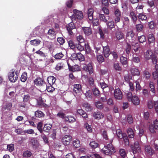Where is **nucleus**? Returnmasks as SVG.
Segmentation results:
<instances>
[{
	"instance_id": "nucleus-1",
	"label": "nucleus",
	"mask_w": 158,
	"mask_h": 158,
	"mask_svg": "<svg viewBox=\"0 0 158 158\" xmlns=\"http://www.w3.org/2000/svg\"><path fill=\"white\" fill-rule=\"evenodd\" d=\"M127 98L129 101L131 102L134 105H138L140 102L138 97L136 95H132L131 92H128L126 94Z\"/></svg>"
},
{
	"instance_id": "nucleus-2",
	"label": "nucleus",
	"mask_w": 158,
	"mask_h": 158,
	"mask_svg": "<svg viewBox=\"0 0 158 158\" xmlns=\"http://www.w3.org/2000/svg\"><path fill=\"white\" fill-rule=\"evenodd\" d=\"M102 152L106 155H111L115 152V149L112 144L110 143L105 146L102 150Z\"/></svg>"
},
{
	"instance_id": "nucleus-3",
	"label": "nucleus",
	"mask_w": 158,
	"mask_h": 158,
	"mask_svg": "<svg viewBox=\"0 0 158 158\" xmlns=\"http://www.w3.org/2000/svg\"><path fill=\"white\" fill-rule=\"evenodd\" d=\"M19 73L17 71L13 70L10 71L8 74L9 80L12 82H15L18 79Z\"/></svg>"
},
{
	"instance_id": "nucleus-4",
	"label": "nucleus",
	"mask_w": 158,
	"mask_h": 158,
	"mask_svg": "<svg viewBox=\"0 0 158 158\" xmlns=\"http://www.w3.org/2000/svg\"><path fill=\"white\" fill-rule=\"evenodd\" d=\"M134 34L133 31H130L127 32L126 34L127 40H128L129 43L132 46H134L135 44L136 45L138 44V43L134 42L135 38L134 37Z\"/></svg>"
},
{
	"instance_id": "nucleus-5",
	"label": "nucleus",
	"mask_w": 158,
	"mask_h": 158,
	"mask_svg": "<svg viewBox=\"0 0 158 158\" xmlns=\"http://www.w3.org/2000/svg\"><path fill=\"white\" fill-rule=\"evenodd\" d=\"M131 150L134 154L141 152L140 146L139 143L137 141L135 142L134 145H131Z\"/></svg>"
},
{
	"instance_id": "nucleus-6",
	"label": "nucleus",
	"mask_w": 158,
	"mask_h": 158,
	"mask_svg": "<svg viewBox=\"0 0 158 158\" xmlns=\"http://www.w3.org/2000/svg\"><path fill=\"white\" fill-rule=\"evenodd\" d=\"M73 14L71 16L72 19H75V17L78 19H81L83 17L82 12L76 9L73 10Z\"/></svg>"
},
{
	"instance_id": "nucleus-7",
	"label": "nucleus",
	"mask_w": 158,
	"mask_h": 158,
	"mask_svg": "<svg viewBox=\"0 0 158 158\" xmlns=\"http://www.w3.org/2000/svg\"><path fill=\"white\" fill-rule=\"evenodd\" d=\"M82 65V69L88 72L90 74H91L93 73V68L91 63H89L88 65L83 64Z\"/></svg>"
},
{
	"instance_id": "nucleus-8",
	"label": "nucleus",
	"mask_w": 158,
	"mask_h": 158,
	"mask_svg": "<svg viewBox=\"0 0 158 158\" xmlns=\"http://www.w3.org/2000/svg\"><path fill=\"white\" fill-rule=\"evenodd\" d=\"M114 97L117 100H121L122 98L123 94L120 90L119 89H116L114 90Z\"/></svg>"
},
{
	"instance_id": "nucleus-9",
	"label": "nucleus",
	"mask_w": 158,
	"mask_h": 158,
	"mask_svg": "<svg viewBox=\"0 0 158 158\" xmlns=\"http://www.w3.org/2000/svg\"><path fill=\"white\" fill-rule=\"evenodd\" d=\"M149 128L150 132L152 133L155 132L154 128L158 130V121L157 119L155 120L154 121V127L152 124L149 126Z\"/></svg>"
},
{
	"instance_id": "nucleus-10",
	"label": "nucleus",
	"mask_w": 158,
	"mask_h": 158,
	"mask_svg": "<svg viewBox=\"0 0 158 158\" xmlns=\"http://www.w3.org/2000/svg\"><path fill=\"white\" fill-rule=\"evenodd\" d=\"M121 15V13L120 10L117 9L114 11V21L115 23L119 22L120 18Z\"/></svg>"
},
{
	"instance_id": "nucleus-11",
	"label": "nucleus",
	"mask_w": 158,
	"mask_h": 158,
	"mask_svg": "<svg viewBox=\"0 0 158 158\" xmlns=\"http://www.w3.org/2000/svg\"><path fill=\"white\" fill-rule=\"evenodd\" d=\"M72 137L69 135H66L62 138V142L64 145H69L71 141Z\"/></svg>"
},
{
	"instance_id": "nucleus-12",
	"label": "nucleus",
	"mask_w": 158,
	"mask_h": 158,
	"mask_svg": "<svg viewBox=\"0 0 158 158\" xmlns=\"http://www.w3.org/2000/svg\"><path fill=\"white\" fill-rule=\"evenodd\" d=\"M93 116L94 119L99 120L103 118L104 114L100 111H97L93 113Z\"/></svg>"
},
{
	"instance_id": "nucleus-13",
	"label": "nucleus",
	"mask_w": 158,
	"mask_h": 158,
	"mask_svg": "<svg viewBox=\"0 0 158 158\" xmlns=\"http://www.w3.org/2000/svg\"><path fill=\"white\" fill-rule=\"evenodd\" d=\"M73 91L77 94H79L82 91V86L80 84H76L73 85Z\"/></svg>"
},
{
	"instance_id": "nucleus-14",
	"label": "nucleus",
	"mask_w": 158,
	"mask_h": 158,
	"mask_svg": "<svg viewBox=\"0 0 158 158\" xmlns=\"http://www.w3.org/2000/svg\"><path fill=\"white\" fill-rule=\"evenodd\" d=\"M35 84L38 86H45L46 84L42 79L40 78H36L34 81Z\"/></svg>"
},
{
	"instance_id": "nucleus-15",
	"label": "nucleus",
	"mask_w": 158,
	"mask_h": 158,
	"mask_svg": "<svg viewBox=\"0 0 158 158\" xmlns=\"http://www.w3.org/2000/svg\"><path fill=\"white\" fill-rule=\"evenodd\" d=\"M145 151L146 154L149 155H152L154 153V151L150 145H146L145 146Z\"/></svg>"
},
{
	"instance_id": "nucleus-16",
	"label": "nucleus",
	"mask_w": 158,
	"mask_h": 158,
	"mask_svg": "<svg viewBox=\"0 0 158 158\" xmlns=\"http://www.w3.org/2000/svg\"><path fill=\"white\" fill-rule=\"evenodd\" d=\"M75 27V26L72 22H71L68 24L67 26V29L70 34L72 35L73 34L72 30L74 29Z\"/></svg>"
},
{
	"instance_id": "nucleus-17",
	"label": "nucleus",
	"mask_w": 158,
	"mask_h": 158,
	"mask_svg": "<svg viewBox=\"0 0 158 158\" xmlns=\"http://www.w3.org/2000/svg\"><path fill=\"white\" fill-rule=\"evenodd\" d=\"M154 55L151 50H148L144 54V57L147 60H148L152 58L153 56Z\"/></svg>"
},
{
	"instance_id": "nucleus-18",
	"label": "nucleus",
	"mask_w": 158,
	"mask_h": 158,
	"mask_svg": "<svg viewBox=\"0 0 158 158\" xmlns=\"http://www.w3.org/2000/svg\"><path fill=\"white\" fill-rule=\"evenodd\" d=\"M69 69L73 72H75L80 71V68L79 66L77 65H75L71 67L69 65V64L68 63Z\"/></svg>"
},
{
	"instance_id": "nucleus-19",
	"label": "nucleus",
	"mask_w": 158,
	"mask_h": 158,
	"mask_svg": "<svg viewBox=\"0 0 158 158\" xmlns=\"http://www.w3.org/2000/svg\"><path fill=\"white\" fill-rule=\"evenodd\" d=\"M103 53L106 57H108L110 54V49L108 46L103 47Z\"/></svg>"
},
{
	"instance_id": "nucleus-20",
	"label": "nucleus",
	"mask_w": 158,
	"mask_h": 158,
	"mask_svg": "<svg viewBox=\"0 0 158 158\" xmlns=\"http://www.w3.org/2000/svg\"><path fill=\"white\" fill-rule=\"evenodd\" d=\"M82 29L86 35H89L92 33L91 29L89 27H84Z\"/></svg>"
},
{
	"instance_id": "nucleus-21",
	"label": "nucleus",
	"mask_w": 158,
	"mask_h": 158,
	"mask_svg": "<svg viewBox=\"0 0 158 158\" xmlns=\"http://www.w3.org/2000/svg\"><path fill=\"white\" fill-rule=\"evenodd\" d=\"M77 112L80 115L84 118H88V115L86 113L81 109H78Z\"/></svg>"
},
{
	"instance_id": "nucleus-22",
	"label": "nucleus",
	"mask_w": 158,
	"mask_h": 158,
	"mask_svg": "<svg viewBox=\"0 0 158 158\" xmlns=\"http://www.w3.org/2000/svg\"><path fill=\"white\" fill-rule=\"evenodd\" d=\"M48 81L50 85H53L56 81V78L53 76H51L48 77Z\"/></svg>"
},
{
	"instance_id": "nucleus-23",
	"label": "nucleus",
	"mask_w": 158,
	"mask_h": 158,
	"mask_svg": "<svg viewBox=\"0 0 158 158\" xmlns=\"http://www.w3.org/2000/svg\"><path fill=\"white\" fill-rule=\"evenodd\" d=\"M94 10L92 8H90L88 10V15L89 19V21H91L93 20V14Z\"/></svg>"
},
{
	"instance_id": "nucleus-24",
	"label": "nucleus",
	"mask_w": 158,
	"mask_h": 158,
	"mask_svg": "<svg viewBox=\"0 0 158 158\" xmlns=\"http://www.w3.org/2000/svg\"><path fill=\"white\" fill-rule=\"evenodd\" d=\"M127 132L128 137L131 138H133L134 137V133L133 130L131 128H128L127 130Z\"/></svg>"
},
{
	"instance_id": "nucleus-25",
	"label": "nucleus",
	"mask_w": 158,
	"mask_h": 158,
	"mask_svg": "<svg viewBox=\"0 0 158 158\" xmlns=\"http://www.w3.org/2000/svg\"><path fill=\"white\" fill-rule=\"evenodd\" d=\"M131 74L133 76H138L139 75L140 73L137 69L132 68L131 69Z\"/></svg>"
},
{
	"instance_id": "nucleus-26",
	"label": "nucleus",
	"mask_w": 158,
	"mask_h": 158,
	"mask_svg": "<svg viewBox=\"0 0 158 158\" xmlns=\"http://www.w3.org/2000/svg\"><path fill=\"white\" fill-rule=\"evenodd\" d=\"M115 35L116 38L118 40H120L123 38L124 37L123 34L119 31H116Z\"/></svg>"
},
{
	"instance_id": "nucleus-27",
	"label": "nucleus",
	"mask_w": 158,
	"mask_h": 158,
	"mask_svg": "<svg viewBox=\"0 0 158 158\" xmlns=\"http://www.w3.org/2000/svg\"><path fill=\"white\" fill-rule=\"evenodd\" d=\"M65 120L69 122L73 123L75 121V118L73 116H69L64 117Z\"/></svg>"
},
{
	"instance_id": "nucleus-28",
	"label": "nucleus",
	"mask_w": 158,
	"mask_h": 158,
	"mask_svg": "<svg viewBox=\"0 0 158 158\" xmlns=\"http://www.w3.org/2000/svg\"><path fill=\"white\" fill-rule=\"evenodd\" d=\"M83 106L85 108V110L87 111H91L92 108V106L87 103H85L83 104Z\"/></svg>"
},
{
	"instance_id": "nucleus-29",
	"label": "nucleus",
	"mask_w": 158,
	"mask_h": 158,
	"mask_svg": "<svg viewBox=\"0 0 158 158\" xmlns=\"http://www.w3.org/2000/svg\"><path fill=\"white\" fill-rule=\"evenodd\" d=\"M84 48L83 46L81 44H78L76 45V47L75 50L76 52L77 50L79 51H82L84 50Z\"/></svg>"
},
{
	"instance_id": "nucleus-30",
	"label": "nucleus",
	"mask_w": 158,
	"mask_h": 158,
	"mask_svg": "<svg viewBox=\"0 0 158 158\" xmlns=\"http://www.w3.org/2000/svg\"><path fill=\"white\" fill-rule=\"evenodd\" d=\"M41 41L39 39H35L30 41V43L31 45L37 46L40 44Z\"/></svg>"
},
{
	"instance_id": "nucleus-31",
	"label": "nucleus",
	"mask_w": 158,
	"mask_h": 158,
	"mask_svg": "<svg viewBox=\"0 0 158 158\" xmlns=\"http://www.w3.org/2000/svg\"><path fill=\"white\" fill-rule=\"evenodd\" d=\"M106 25L107 28L109 30H111L114 27V21H112L108 22L106 23Z\"/></svg>"
},
{
	"instance_id": "nucleus-32",
	"label": "nucleus",
	"mask_w": 158,
	"mask_h": 158,
	"mask_svg": "<svg viewBox=\"0 0 158 158\" xmlns=\"http://www.w3.org/2000/svg\"><path fill=\"white\" fill-rule=\"evenodd\" d=\"M155 70L152 73V75L154 79H156L158 77V64H156L155 65Z\"/></svg>"
},
{
	"instance_id": "nucleus-33",
	"label": "nucleus",
	"mask_w": 158,
	"mask_h": 158,
	"mask_svg": "<svg viewBox=\"0 0 158 158\" xmlns=\"http://www.w3.org/2000/svg\"><path fill=\"white\" fill-rule=\"evenodd\" d=\"M52 127V125L50 124H45L44 125L43 130L46 132L48 131Z\"/></svg>"
},
{
	"instance_id": "nucleus-34",
	"label": "nucleus",
	"mask_w": 158,
	"mask_h": 158,
	"mask_svg": "<svg viewBox=\"0 0 158 158\" xmlns=\"http://www.w3.org/2000/svg\"><path fill=\"white\" fill-rule=\"evenodd\" d=\"M148 39L149 43L154 42L155 41V38L153 34H149L148 36Z\"/></svg>"
},
{
	"instance_id": "nucleus-35",
	"label": "nucleus",
	"mask_w": 158,
	"mask_h": 158,
	"mask_svg": "<svg viewBox=\"0 0 158 158\" xmlns=\"http://www.w3.org/2000/svg\"><path fill=\"white\" fill-rule=\"evenodd\" d=\"M84 127L86 129L87 131L89 132H91L92 131V128L91 126L89 125L88 123H85L84 124Z\"/></svg>"
},
{
	"instance_id": "nucleus-36",
	"label": "nucleus",
	"mask_w": 158,
	"mask_h": 158,
	"mask_svg": "<svg viewBox=\"0 0 158 158\" xmlns=\"http://www.w3.org/2000/svg\"><path fill=\"white\" fill-rule=\"evenodd\" d=\"M138 16L139 19L142 21L146 20L147 19V17L144 14L140 13Z\"/></svg>"
},
{
	"instance_id": "nucleus-37",
	"label": "nucleus",
	"mask_w": 158,
	"mask_h": 158,
	"mask_svg": "<svg viewBox=\"0 0 158 158\" xmlns=\"http://www.w3.org/2000/svg\"><path fill=\"white\" fill-rule=\"evenodd\" d=\"M76 57L80 61H83L85 60L84 56L80 53H78L77 54Z\"/></svg>"
},
{
	"instance_id": "nucleus-38",
	"label": "nucleus",
	"mask_w": 158,
	"mask_h": 158,
	"mask_svg": "<svg viewBox=\"0 0 158 158\" xmlns=\"http://www.w3.org/2000/svg\"><path fill=\"white\" fill-rule=\"evenodd\" d=\"M64 55L62 52L56 53L54 57L56 60H60L63 57Z\"/></svg>"
},
{
	"instance_id": "nucleus-39",
	"label": "nucleus",
	"mask_w": 158,
	"mask_h": 158,
	"mask_svg": "<svg viewBox=\"0 0 158 158\" xmlns=\"http://www.w3.org/2000/svg\"><path fill=\"white\" fill-rule=\"evenodd\" d=\"M136 128L139 130L138 137L139 138H140L144 134V131L143 129L140 128L138 126H136Z\"/></svg>"
},
{
	"instance_id": "nucleus-40",
	"label": "nucleus",
	"mask_w": 158,
	"mask_h": 158,
	"mask_svg": "<svg viewBox=\"0 0 158 158\" xmlns=\"http://www.w3.org/2000/svg\"><path fill=\"white\" fill-rule=\"evenodd\" d=\"M90 146L93 148H95L98 147V143L95 141H91L89 144Z\"/></svg>"
},
{
	"instance_id": "nucleus-41",
	"label": "nucleus",
	"mask_w": 158,
	"mask_h": 158,
	"mask_svg": "<svg viewBox=\"0 0 158 158\" xmlns=\"http://www.w3.org/2000/svg\"><path fill=\"white\" fill-rule=\"evenodd\" d=\"M95 104L97 108L99 109H102L103 108V104L100 101L96 102Z\"/></svg>"
},
{
	"instance_id": "nucleus-42",
	"label": "nucleus",
	"mask_w": 158,
	"mask_h": 158,
	"mask_svg": "<svg viewBox=\"0 0 158 158\" xmlns=\"http://www.w3.org/2000/svg\"><path fill=\"white\" fill-rule=\"evenodd\" d=\"M32 155V153L29 151H26L24 152L23 156V157L28 158L30 157Z\"/></svg>"
},
{
	"instance_id": "nucleus-43",
	"label": "nucleus",
	"mask_w": 158,
	"mask_h": 158,
	"mask_svg": "<svg viewBox=\"0 0 158 158\" xmlns=\"http://www.w3.org/2000/svg\"><path fill=\"white\" fill-rule=\"evenodd\" d=\"M130 17L132 20L134 22H135L137 19V17L133 11L131 12L130 13Z\"/></svg>"
},
{
	"instance_id": "nucleus-44",
	"label": "nucleus",
	"mask_w": 158,
	"mask_h": 158,
	"mask_svg": "<svg viewBox=\"0 0 158 158\" xmlns=\"http://www.w3.org/2000/svg\"><path fill=\"white\" fill-rule=\"evenodd\" d=\"M73 144L75 148H78L80 146V142L78 139H76L73 142Z\"/></svg>"
},
{
	"instance_id": "nucleus-45",
	"label": "nucleus",
	"mask_w": 158,
	"mask_h": 158,
	"mask_svg": "<svg viewBox=\"0 0 158 158\" xmlns=\"http://www.w3.org/2000/svg\"><path fill=\"white\" fill-rule=\"evenodd\" d=\"M120 60L121 62L123 65H126L127 64V58L122 56L120 57Z\"/></svg>"
},
{
	"instance_id": "nucleus-46",
	"label": "nucleus",
	"mask_w": 158,
	"mask_h": 158,
	"mask_svg": "<svg viewBox=\"0 0 158 158\" xmlns=\"http://www.w3.org/2000/svg\"><path fill=\"white\" fill-rule=\"evenodd\" d=\"M35 115L36 117L40 118L44 116V114L41 111L38 110L35 112Z\"/></svg>"
},
{
	"instance_id": "nucleus-47",
	"label": "nucleus",
	"mask_w": 158,
	"mask_h": 158,
	"mask_svg": "<svg viewBox=\"0 0 158 158\" xmlns=\"http://www.w3.org/2000/svg\"><path fill=\"white\" fill-rule=\"evenodd\" d=\"M77 40L80 43H83L84 42V40L81 35H79L77 36Z\"/></svg>"
},
{
	"instance_id": "nucleus-48",
	"label": "nucleus",
	"mask_w": 158,
	"mask_h": 158,
	"mask_svg": "<svg viewBox=\"0 0 158 158\" xmlns=\"http://www.w3.org/2000/svg\"><path fill=\"white\" fill-rule=\"evenodd\" d=\"M27 78V74L26 73L24 72L23 73L21 76L20 80L23 82H25Z\"/></svg>"
},
{
	"instance_id": "nucleus-49",
	"label": "nucleus",
	"mask_w": 158,
	"mask_h": 158,
	"mask_svg": "<svg viewBox=\"0 0 158 158\" xmlns=\"http://www.w3.org/2000/svg\"><path fill=\"white\" fill-rule=\"evenodd\" d=\"M138 39L140 43H143L145 42L146 38L145 36L144 35H141L138 37Z\"/></svg>"
},
{
	"instance_id": "nucleus-50",
	"label": "nucleus",
	"mask_w": 158,
	"mask_h": 158,
	"mask_svg": "<svg viewBox=\"0 0 158 158\" xmlns=\"http://www.w3.org/2000/svg\"><path fill=\"white\" fill-rule=\"evenodd\" d=\"M119 153L121 156L123 158H125L126 156L127 153L124 149H121L119 150Z\"/></svg>"
},
{
	"instance_id": "nucleus-51",
	"label": "nucleus",
	"mask_w": 158,
	"mask_h": 158,
	"mask_svg": "<svg viewBox=\"0 0 158 158\" xmlns=\"http://www.w3.org/2000/svg\"><path fill=\"white\" fill-rule=\"evenodd\" d=\"M125 135L122 134V131L120 130H117V135L120 139L122 138Z\"/></svg>"
},
{
	"instance_id": "nucleus-52",
	"label": "nucleus",
	"mask_w": 158,
	"mask_h": 158,
	"mask_svg": "<svg viewBox=\"0 0 158 158\" xmlns=\"http://www.w3.org/2000/svg\"><path fill=\"white\" fill-rule=\"evenodd\" d=\"M149 87L150 88V90L152 91L153 93H155V86L153 83L152 82H150L149 83Z\"/></svg>"
},
{
	"instance_id": "nucleus-53",
	"label": "nucleus",
	"mask_w": 158,
	"mask_h": 158,
	"mask_svg": "<svg viewBox=\"0 0 158 158\" xmlns=\"http://www.w3.org/2000/svg\"><path fill=\"white\" fill-rule=\"evenodd\" d=\"M155 102L152 100L148 101V108L149 109L152 108L154 106V102Z\"/></svg>"
},
{
	"instance_id": "nucleus-54",
	"label": "nucleus",
	"mask_w": 158,
	"mask_h": 158,
	"mask_svg": "<svg viewBox=\"0 0 158 158\" xmlns=\"http://www.w3.org/2000/svg\"><path fill=\"white\" fill-rule=\"evenodd\" d=\"M148 26L150 28L153 29L156 27V24L154 21H152L149 23Z\"/></svg>"
},
{
	"instance_id": "nucleus-55",
	"label": "nucleus",
	"mask_w": 158,
	"mask_h": 158,
	"mask_svg": "<svg viewBox=\"0 0 158 158\" xmlns=\"http://www.w3.org/2000/svg\"><path fill=\"white\" fill-rule=\"evenodd\" d=\"M52 85H50L49 86H47L46 85H45L46 87V89L48 92H52L54 90L55 88L52 86Z\"/></svg>"
},
{
	"instance_id": "nucleus-56",
	"label": "nucleus",
	"mask_w": 158,
	"mask_h": 158,
	"mask_svg": "<svg viewBox=\"0 0 158 158\" xmlns=\"http://www.w3.org/2000/svg\"><path fill=\"white\" fill-rule=\"evenodd\" d=\"M132 61L135 63H139L140 61V58L138 56H133Z\"/></svg>"
},
{
	"instance_id": "nucleus-57",
	"label": "nucleus",
	"mask_w": 158,
	"mask_h": 158,
	"mask_svg": "<svg viewBox=\"0 0 158 158\" xmlns=\"http://www.w3.org/2000/svg\"><path fill=\"white\" fill-rule=\"evenodd\" d=\"M131 50V46L129 44L127 43L125 49L126 53L128 54H129Z\"/></svg>"
},
{
	"instance_id": "nucleus-58",
	"label": "nucleus",
	"mask_w": 158,
	"mask_h": 158,
	"mask_svg": "<svg viewBox=\"0 0 158 158\" xmlns=\"http://www.w3.org/2000/svg\"><path fill=\"white\" fill-rule=\"evenodd\" d=\"M68 44L69 46L71 49H74L75 50L76 47V45H75L72 41L69 40L68 42Z\"/></svg>"
},
{
	"instance_id": "nucleus-59",
	"label": "nucleus",
	"mask_w": 158,
	"mask_h": 158,
	"mask_svg": "<svg viewBox=\"0 0 158 158\" xmlns=\"http://www.w3.org/2000/svg\"><path fill=\"white\" fill-rule=\"evenodd\" d=\"M84 45L85 46V49L86 53H90L91 50L89 45L85 43Z\"/></svg>"
},
{
	"instance_id": "nucleus-60",
	"label": "nucleus",
	"mask_w": 158,
	"mask_h": 158,
	"mask_svg": "<svg viewBox=\"0 0 158 158\" xmlns=\"http://www.w3.org/2000/svg\"><path fill=\"white\" fill-rule=\"evenodd\" d=\"M7 149L10 152L13 151L14 149V144H11L7 145Z\"/></svg>"
},
{
	"instance_id": "nucleus-61",
	"label": "nucleus",
	"mask_w": 158,
	"mask_h": 158,
	"mask_svg": "<svg viewBox=\"0 0 158 158\" xmlns=\"http://www.w3.org/2000/svg\"><path fill=\"white\" fill-rule=\"evenodd\" d=\"M102 134L103 138L106 140L108 139V136L107 132L105 130H103L102 132Z\"/></svg>"
},
{
	"instance_id": "nucleus-62",
	"label": "nucleus",
	"mask_w": 158,
	"mask_h": 158,
	"mask_svg": "<svg viewBox=\"0 0 158 158\" xmlns=\"http://www.w3.org/2000/svg\"><path fill=\"white\" fill-rule=\"evenodd\" d=\"M48 34L51 37L54 36L55 34L54 30L53 29H51L49 30L48 32Z\"/></svg>"
},
{
	"instance_id": "nucleus-63",
	"label": "nucleus",
	"mask_w": 158,
	"mask_h": 158,
	"mask_svg": "<svg viewBox=\"0 0 158 158\" xmlns=\"http://www.w3.org/2000/svg\"><path fill=\"white\" fill-rule=\"evenodd\" d=\"M24 132L25 134L27 133L30 134H33L35 133L34 131L32 129L25 130L24 131Z\"/></svg>"
},
{
	"instance_id": "nucleus-64",
	"label": "nucleus",
	"mask_w": 158,
	"mask_h": 158,
	"mask_svg": "<svg viewBox=\"0 0 158 158\" xmlns=\"http://www.w3.org/2000/svg\"><path fill=\"white\" fill-rule=\"evenodd\" d=\"M42 127V123L41 122H39L37 124V127L40 133H42L43 131Z\"/></svg>"
}]
</instances>
